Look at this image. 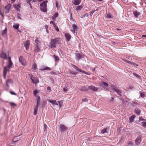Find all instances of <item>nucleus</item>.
Listing matches in <instances>:
<instances>
[{"mask_svg":"<svg viewBox=\"0 0 146 146\" xmlns=\"http://www.w3.org/2000/svg\"><path fill=\"white\" fill-rule=\"evenodd\" d=\"M44 27H45V29H46V32L47 33H48V30H47L48 28V26L47 25H45Z\"/></svg>","mask_w":146,"mask_h":146,"instance_id":"052dcab7","label":"nucleus"},{"mask_svg":"<svg viewBox=\"0 0 146 146\" xmlns=\"http://www.w3.org/2000/svg\"><path fill=\"white\" fill-rule=\"evenodd\" d=\"M61 44V39L56 37L51 40L50 42V47L51 48H55L57 44Z\"/></svg>","mask_w":146,"mask_h":146,"instance_id":"f257e3e1","label":"nucleus"},{"mask_svg":"<svg viewBox=\"0 0 146 146\" xmlns=\"http://www.w3.org/2000/svg\"><path fill=\"white\" fill-rule=\"evenodd\" d=\"M19 61L23 66H25L26 65V63L25 62V60L23 58V56H20L19 58Z\"/></svg>","mask_w":146,"mask_h":146,"instance_id":"6e6552de","label":"nucleus"},{"mask_svg":"<svg viewBox=\"0 0 146 146\" xmlns=\"http://www.w3.org/2000/svg\"><path fill=\"white\" fill-rule=\"evenodd\" d=\"M75 55L76 57V58L78 60H79L81 58L84 57V55L82 53H76Z\"/></svg>","mask_w":146,"mask_h":146,"instance_id":"0eeeda50","label":"nucleus"},{"mask_svg":"<svg viewBox=\"0 0 146 146\" xmlns=\"http://www.w3.org/2000/svg\"><path fill=\"white\" fill-rule=\"evenodd\" d=\"M118 98L120 100L122 101L123 102H124V99L123 98H122V97H118Z\"/></svg>","mask_w":146,"mask_h":146,"instance_id":"680f3d73","label":"nucleus"},{"mask_svg":"<svg viewBox=\"0 0 146 146\" xmlns=\"http://www.w3.org/2000/svg\"><path fill=\"white\" fill-rule=\"evenodd\" d=\"M88 88V89L92 90L94 91H96L98 89V88L97 87L92 86H89Z\"/></svg>","mask_w":146,"mask_h":146,"instance_id":"9b49d317","label":"nucleus"},{"mask_svg":"<svg viewBox=\"0 0 146 146\" xmlns=\"http://www.w3.org/2000/svg\"><path fill=\"white\" fill-rule=\"evenodd\" d=\"M10 93L12 95H16V94L15 92H14L13 91H10Z\"/></svg>","mask_w":146,"mask_h":146,"instance_id":"13d9d810","label":"nucleus"},{"mask_svg":"<svg viewBox=\"0 0 146 146\" xmlns=\"http://www.w3.org/2000/svg\"><path fill=\"white\" fill-rule=\"evenodd\" d=\"M13 63L12 61H10L9 62L8 64L7 65V67L9 69L11 67Z\"/></svg>","mask_w":146,"mask_h":146,"instance_id":"72a5a7b5","label":"nucleus"},{"mask_svg":"<svg viewBox=\"0 0 146 146\" xmlns=\"http://www.w3.org/2000/svg\"><path fill=\"white\" fill-rule=\"evenodd\" d=\"M55 28L56 30V31L58 32L59 31V30L58 28L56 26V27H54Z\"/></svg>","mask_w":146,"mask_h":146,"instance_id":"338daca9","label":"nucleus"},{"mask_svg":"<svg viewBox=\"0 0 146 146\" xmlns=\"http://www.w3.org/2000/svg\"><path fill=\"white\" fill-rule=\"evenodd\" d=\"M88 16H89L88 14V13H86L85 14H84V15L82 16V17H81V18H84L86 17H88Z\"/></svg>","mask_w":146,"mask_h":146,"instance_id":"09e8293b","label":"nucleus"},{"mask_svg":"<svg viewBox=\"0 0 146 146\" xmlns=\"http://www.w3.org/2000/svg\"><path fill=\"white\" fill-rule=\"evenodd\" d=\"M7 29L6 28L5 29L3 30L2 32V35L3 36H4L5 35H6L7 34Z\"/></svg>","mask_w":146,"mask_h":146,"instance_id":"c9c22d12","label":"nucleus"},{"mask_svg":"<svg viewBox=\"0 0 146 146\" xmlns=\"http://www.w3.org/2000/svg\"><path fill=\"white\" fill-rule=\"evenodd\" d=\"M30 45V41L29 40L26 41L24 43V46L25 47L26 50H27L29 48Z\"/></svg>","mask_w":146,"mask_h":146,"instance_id":"ddd939ff","label":"nucleus"},{"mask_svg":"<svg viewBox=\"0 0 146 146\" xmlns=\"http://www.w3.org/2000/svg\"><path fill=\"white\" fill-rule=\"evenodd\" d=\"M40 48H39L38 46H36L35 49L34 50V51L35 53H37L39 52H40Z\"/></svg>","mask_w":146,"mask_h":146,"instance_id":"aec40b11","label":"nucleus"},{"mask_svg":"<svg viewBox=\"0 0 146 146\" xmlns=\"http://www.w3.org/2000/svg\"><path fill=\"white\" fill-rule=\"evenodd\" d=\"M83 7L81 5H79L78 6L76 7V10L77 11H80L82 9V8Z\"/></svg>","mask_w":146,"mask_h":146,"instance_id":"473e14b6","label":"nucleus"},{"mask_svg":"<svg viewBox=\"0 0 146 146\" xmlns=\"http://www.w3.org/2000/svg\"><path fill=\"white\" fill-rule=\"evenodd\" d=\"M13 6L17 11H20V6L19 5H13Z\"/></svg>","mask_w":146,"mask_h":146,"instance_id":"4be33fe9","label":"nucleus"},{"mask_svg":"<svg viewBox=\"0 0 146 146\" xmlns=\"http://www.w3.org/2000/svg\"><path fill=\"white\" fill-rule=\"evenodd\" d=\"M139 120L140 121H145V120L144 119H143L142 118V117H139Z\"/></svg>","mask_w":146,"mask_h":146,"instance_id":"bf43d9fd","label":"nucleus"},{"mask_svg":"<svg viewBox=\"0 0 146 146\" xmlns=\"http://www.w3.org/2000/svg\"><path fill=\"white\" fill-rule=\"evenodd\" d=\"M53 56L54 57L55 62H57L59 60L58 57L54 55Z\"/></svg>","mask_w":146,"mask_h":146,"instance_id":"58836bf2","label":"nucleus"},{"mask_svg":"<svg viewBox=\"0 0 146 146\" xmlns=\"http://www.w3.org/2000/svg\"><path fill=\"white\" fill-rule=\"evenodd\" d=\"M103 0H92L93 1L95 2L97 1H102Z\"/></svg>","mask_w":146,"mask_h":146,"instance_id":"69168bd1","label":"nucleus"},{"mask_svg":"<svg viewBox=\"0 0 146 146\" xmlns=\"http://www.w3.org/2000/svg\"><path fill=\"white\" fill-rule=\"evenodd\" d=\"M70 74H71L73 75H75L77 74H76L74 72H73L72 71H70Z\"/></svg>","mask_w":146,"mask_h":146,"instance_id":"4d7b16f0","label":"nucleus"},{"mask_svg":"<svg viewBox=\"0 0 146 146\" xmlns=\"http://www.w3.org/2000/svg\"><path fill=\"white\" fill-rule=\"evenodd\" d=\"M36 106H38L39 104L40 103V98L39 96H37L36 97Z\"/></svg>","mask_w":146,"mask_h":146,"instance_id":"393cba45","label":"nucleus"},{"mask_svg":"<svg viewBox=\"0 0 146 146\" xmlns=\"http://www.w3.org/2000/svg\"><path fill=\"white\" fill-rule=\"evenodd\" d=\"M38 106H36L34 108V110L33 112V114L34 115H35L37 113V112L38 109Z\"/></svg>","mask_w":146,"mask_h":146,"instance_id":"cd10ccee","label":"nucleus"},{"mask_svg":"<svg viewBox=\"0 0 146 146\" xmlns=\"http://www.w3.org/2000/svg\"><path fill=\"white\" fill-rule=\"evenodd\" d=\"M50 74L51 75H56L57 74L54 71H52L50 72Z\"/></svg>","mask_w":146,"mask_h":146,"instance_id":"3c124183","label":"nucleus"},{"mask_svg":"<svg viewBox=\"0 0 146 146\" xmlns=\"http://www.w3.org/2000/svg\"><path fill=\"white\" fill-rule=\"evenodd\" d=\"M102 84L103 85V87L104 88V89L107 90L108 87V85L106 82H102Z\"/></svg>","mask_w":146,"mask_h":146,"instance_id":"4468645a","label":"nucleus"},{"mask_svg":"<svg viewBox=\"0 0 146 146\" xmlns=\"http://www.w3.org/2000/svg\"><path fill=\"white\" fill-rule=\"evenodd\" d=\"M13 83L12 80L11 79H8L6 82V85L7 87H9L10 86V84H12Z\"/></svg>","mask_w":146,"mask_h":146,"instance_id":"9d476101","label":"nucleus"},{"mask_svg":"<svg viewBox=\"0 0 146 146\" xmlns=\"http://www.w3.org/2000/svg\"><path fill=\"white\" fill-rule=\"evenodd\" d=\"M58 15V13H55L52 17V19L53 20H55L56 18L57 17Z\"/></svg>","mask_w":146,"mask_h":146,"instance_id":"2f4dec72","label":"nucleus"},{"mask_svg":"<svg viewBox=\"0 0 146 146\" xmlns=\"http://www.w3.org/2000/svg\"><path fill=\"white\" fill-rule=\"evenodd\" d=\"M65 36L66 38V39L68 41H69L71 38L70 35L68 34L65 33Z\"/></svg>","mask_w":146,"mask_h":146,"instance_id":"6ab92c4d","label":"nucleus"},{"mask_svg":"<svg viewBox=\"0 0 146 146\" xmlns=\"http://www.w3.org/2000/svg\"><path fill=\"white\" fill-rule=\"evenodd\" d=\"M63 90L64 92H66L67 91V89L65 88H63Z\"/></svg>","mask_w":146,"mask_h":146,"instance_id":"0e129e2a","label":"nucleus"},{"mask_svg":"<svg viewBox=\"0 0 146 146\" xmlns=\"http://www.w3.org/2000/svg\"><path fill=\"white\" fill-rule=\"evenodd\" d=\"M68 127L64 124H60L59 126L60 131L61 133L66 132L68 129Z\"/></svg>","mask_w":146,"mask_h":146,"instance_id":"7ed1b4c3","label":"nucleus"},{"mask_svg":"<svg viewBox=\"0 0 146 146\" xmlns=\"http://www.w3.org/2000/svg\"><path fill=\"white\" fill-rule=\"evenodd\" d=\"M32 69H33L34 70H36L37 69V65L35 63H33L32 67Z\"/></svg>","mask_w":146,"mask_h":146,"instance_id":"7c9ffc66","label":"nucleus"},{"mask_svg":"<svg viewBox=\"0 0 146 146\" xmlns=\"http://www.w3.org/2000/svg\"><path fill=\"white\" fill-rule=\"evenodd\" d=\"M47 90L48 91V92H50L51 91V88L50 87L48 86L47 88Z\"/></svg>","mask_w":146,"mask_h":146,"instance_id":"864d4df0","label":"nucleus"},{"mask_svg":"<svg viewBox=\"0 0 146 146\" xmlns=\"http://www.w3.org/2000/svg\"><path fill=\"white\" fill-rule=\"evenodd\" d=\"M141 141V137L138 136L135 140V146H139Z\"/></svg>","mask_w":146,"mask_h":146,"instance_id":"39448f33","label":"nucleus"},{"mask_svg":"<svg viewBox=\"0 0 146 146\" xmlns=\"http://www.w3.org/2000/svg\"><path fill=\"white\" fill-rule=\"evenodd\" d=\"M50 23L52 24L54 27H56V25L54 21H50Z\"/></svg>","mask_w":146,"mask_h":146,"instance_id":"de8ad7c7","label":"nucleus"},{"mask_svg":"<svg viewBox=\"0 0 146 146\" xmlns=\"http://www.w3.org/2000/svg\"><path fill=\"white\" fill-rule=\"evenodd\" d=\"M131 106L133 107L138 106L139 104L136 102H132L130 103Z\"/></svg>","mask_w":146,"mask_h":146,"instance_id":"f3484780","label":"nucleus"},{"mask_svg":"<svg viewBox=\"0 0 146 146\" xmlns=\"http://www.w3.org/2000/svg\"><path fill=\"white\" fill-rule=\"evenodd\" d=\"M48 102L53 105H58V104L56 102L55 100H49L48 101Z\"/></svg>","mask_w":146,"mask_h":146,"instance_id":"5701e85b","label":"nucleus"},{"mask_svg":"<svg viewBox=\"0 0 146 146\" xmlns=\"http://www.w3.org/2000/svg\"><path fill=\"white\" fill-rule=\"evenodd\" d=\"M40 68V70L42 71L44 70H51V68L50 67L44 66H41Z\"/></svg>","mask_w":146,"mask_h":146,"instance_id":"f8f14e48","label":"nucleus"},{"mask_svg":"<svg viewBox=\"0 0 146 146\" xmlns=\"http://www.w3.org/2000/svg\"><path fill=\"white\" fill-rule=\"evenodd\" d=\"M81 0H73L72 1V3L75 5H79L81 1Z\"/></svg>","mask_w":146,"mask_h":146,"instance_id":"2eb2a0df","label":"nucleus"},{"mask_svg":"<svg viewBox=\"0 0 146 146\" xmlns=\"http://www.w3.org/2000/svg\"><path fill=\"white\" fill-rule=\"evenodd\" d=\"M72 66L76 71L81 72L85 74L88 75H89L90 74L87 72H85L84 70H82L79 69L77 66L75 65L71 64Z\"/></svg>","mask_w":146,"mask_h":146,"instance_id":"20e7f679","label":"nucleus"},{"mask_svg":"<svg viewBox=\"0 0 146 146\" xmlns=\"http://www.w3.org/2000/svg\"><path fill=\"white\" fill-rule=\"evenodd\" d=\"M101 133L103 134L107 132V129L104 128L103 129H102L101 131Z\"/></svg>","mask_w":146,"mask_h":146,"instance_id":"37998d69","label":"nucleus"},{"mask_svg":"<svg viewBox=\"0 0 146 146\" xmlns=\"http://www.w3.org/2000/svg\"><path fill=\"white\" fill-rule=\"evenodd\" d=\"M39 91L37 90H35L33 91V94L34 96H36L39 92Z\"/></svg>","mask_w":146,"mask_h":146,"instance_id":"4c0bfd02","label":"nucleus"},{"mask_svg":"<svg viewBox=\"0 0 146 146\" xmlns=\"http://www.w3.org/2000/svg\"><path fill=\"white\" fill-rule=\"evenodd\" d=\"M48 1H45L42 3H41L40 5V6L41 7L40 8V10L44 12H46L47 11V3Z\"/></svg>","mask_w":146,"mask_h":146,"instance_id":"f03ea898","label":"nucleus"},{"mask_svg":"<svg viewBox=\"0 0 146 146\" xmlns=\"http://www.w3.org/2000/svg\"><path fill=\"white\" fill-rule=\"evenodd\" d=\"M106 18H111L112 17V15L110 13H106Z\"/></svg>","mask_w":146,"mask_h":146,"instance_id":"f704fd0d","label":"nucleus"},{"mask_svg":"<svg viewBox=\"0 0 146 146\" xmlns=\"http://www.w3.org/2000/svg\"><path fill=\"white\" fill-rule=\"evenodd\" d=\"M115 92H116L117 94L119 95L120 96H122V95H121V93H122V90H119L117 88L116 89V90H115Z\"/></svg>","mask_w":146,"mask_h":146,"instance_id":"a211bd4d","label":"nucleus"},{"mask_svg":"<svg viewBox=\"0 0 146 146\" xmlns=\"http://www.w3.org/2000/svg\"><path fill=\"white\" fill-rule=\"evenodd\" d=\"M117 88V87L114 86L113 85H112L111 86V88L112 90L114 91H115V89L116 90Z\"/></svg>","mask_w":146,"mask_h":146,"instance_id":"a19ab883","label":"nucleus"},{"mask_svg":"<svg viewBox=\"0 0 146 146\" xmlns=\"http://www.w3.org/2000/svg\"><path fill=\"white\" fill-rule=\"evenodd\" d=\"M44 131L46 132L47 131V125L45 124H44Z\"/></svg>","mask_w":146,"mask_h":146,"instance_id":"603ef678","label":"nucleus"},{"mask_svg":"<svg viewBox=\"0 0 146 146\" xmlns=\"http://www.w3.org/2000/svg\"><path fill=\"white\" fill-rule=\"evenodd\" d=\"M134 112L138 115H139L140 114L141 110L138 108H136L134 111Z\"/></svg>","mask_w":146,"mask_h":146,"instance_id":"412c9836","label":"nucleus"},{"mask_svg":"<svg viewBox=\"0 0 146 146\" xmlns=\"http://www.w3.org/2000/svg\"><path fill=\"white\" fill-rule=\"evenodd\" d=\"M6 74H3V78L4 79H5L6 78Z\"/></svg>","mask_w":146,"mask_h":146,"instance_id":"774afa93","label":"nucleus"},{"mask_svg":"<svg viewBox=\"0 0 146 146\" xmlns=\"http://www.w3.org/2000/svg\"><path fill=\"white\" fill-rule=\"evenodd\" d=\"M59 105L60 106V107H61L63 104V102L62 101H59L58 102Z\"/></svg>","mask_w":146,"mask_h":146,"instance_id":"c03bdc74","label":"nucleus"},{"mask_svg":"<svg viewBox=\"0 0 146 146\" xmlns=\"http://www.w3.org/2000/svg\"><path fill=\"white\" fill-rule=\"evenodd\" d=\"M146 93L144 92H143L140 93V96L141 97H143L145 96Z\"/></svg>","mask_w":146,"mask_h":146,"instance_id":"79ce46f5","label":"nucleus"},{"mask_svg":"<svg viewBox=\"0 0 146 146\" xmlns=\"http://www.w3.org/2000/svg\"><path fill=\"white\" fill-rule=\"evenodd\" d=\"M30 78L32 82L34 84H37L39 82V80L36 78L33 77V76H31Z\"/></svg>","mask_w":146,"mask_h":146,"instance_id":"423d86ee","label":"nucleus"},{"mask_svg":"<svg viewBox=\"0 0 146 146\" xmlns=\"http://www.w3.org/2000/svg\"><path fill=\"white\" fill-rule=\"evenodd\" d=\"M8 70L7 67L6 66L4 67L3 68V74H6Z\"/></svg>","mask_w":146,"mask_h":146,"instance_id":"e433bc0d","label":"nucleus"},{"mask_svg":"<svg viewBox=\"0 0 146 146\" xmlns=\"http://www.w3.org/2000/svg\"><path fill=\"white\" fill-rule=\"evenodd\" d=\"M133 14L135 17L137 18L140 15V13L137 11H134L133 12Z\"/></svg>","mask_w":146,"mask_h":146,"instance_id":"a878e982","label":"nucleus"},{"mask_svg":"<svg viewBox=\"0 0 146 146\" xmlns=\"http://www.w3.org/2000/svg\"><path fill=\"white\" fill-rule=\"evenodd\" d=\"M11 6V4H9L5 7L4 8L5 10V12L6 13H9Z\"/></svg>","mask_w":146,"mask_h":146,"instance_id":"1a4fd4ad","label":"nucleus"},{"mask_svg":"<svg viewBox=\"0 0 146 146\" xmlns=\"http://www.w3.org/2000/svg\"><path fill=\"white\" fill-rule=\"evenodd\" d=\"M10 105L12 106H16V104L15 103H14L12 102H10Z\"/></svg>","mask_w":146,"mask_h":146,"instance_id":"6e6d98bb","label":"nucleus"},{"mask_svg":"<svg viewBox=\"0 0 146 146\" xmlns=\"http://www.w3.org/2000/svg\"><path fill=\"white\" fill-rule=\"evenodd\" d=\"M0 57L4 59H6L7 58L6 54L3 52H2L0 54Z\"/></svg>","mask_w":146,"mask_h":146,"instance_id":"dca6fc26","label":"nucleus"},{"mask_svg":"<svg viewBox=\"0 0 146 146\" xmlns=\"http://www.w3.org/2000/svg\"><path fill=\"white\" fill-rule=\"evenodd\" d=\"M35 46H39V45H40V41H38V38H37L35 40Z\"/></svg>","mask_w":146,"mask_h":146,"instance_id":"c756f323","label":"nucleus"},{"mask_svg":"<svg viewBox=\"0 0 146 146\" xmlns=\"http://www.w3.org/2000/svg\"><path fill=\"white\" fill-rule=\"evenodd\" d=\"M72 27L74 32L75 31H77L78 29V28L76 24H73L72 25Z\"/></svg>","mask_w":146,"mask_h":146,"instance_id":"b1692460","label":"nucleus"},{"mask_svg":"<svg viewBox=\"0 0 146 146\" xmlns=\"http://www.w3.org/2000/svg\"><path fill=\"white\" fill-rule=\"evenodd\" d=\"M88 100L87 99V98L83 99H82V101L83 102H86L88 101Z\"/></svg>","mask_w":146,"mask_h":146,"instance_id":"e2e57ef3","label":"nucleus"},{"mask_svg":"<svg viewBox=\"0 0 146 146\" xmlns=\"http://www.w3.org/2000/svg\"><path fill=\"white\" fill-rule=\"evenodd\" d=\"M123 60L125 62H126L129 64H132L131 62L129 60H128L126 59H123Z\"/></svg>","mask_w":146,"mask_h":146,"instance_id":"49530a36","label":"nucleus"},{"mask_svg":"<svg viewBox=\"0 0 146 146\" xmlns=\"http://www.w3.org/2000/svg\"><path fill=\"white\" fill-rule=\"evenodd\" d=\"M26 2L27 3L30 5V7L31 8V4H30V2L31 1V0H26Z\"/></svg>","mask_w":146,"mask_h":146,"instance_id":"8fccbe9b","label":"nucleus"},{"mask_svg":"<svg viewBox=\"0 0 146 146\" xmlns=\"http://www.w3.org/2000/svg\"><path fill=\"white\" fill-rule=\"evenodd\" d=\"M133 74L134 76L136 77V78H140L141 77L139 75L135 73H133Z\"/></svg>","mask_w":146,"mask_h":146,"instance_id":"ea45409f","label":"nucleus"},{"mask_svg":"<svg viewBox=\"0 0 146 146\" xmlns=\"http://www.w3.org/2000/svg\"><path fill=\"white\" fill-rule=\"evenodd\" d=\"M135 118L134 115H133L130 117L129 118V121L130 122H132L134 121V119Z\"/></svg>","mask_w":146,"mask_h":146,"instance_id":"c85d7f7f","label":"nucleus"},{"mask_svg":"<svg viewBox=\"0 0 146 146\" xmlns=\"http://www.w3.org/2000/svg\"><path fill=\"white\" fill-rule=\"evenodd\" d=\"M127 143L129 145H133V143L132 141H128L127 142Z\"/></svg>","mask_w":146,"mask_h":146,"instance_id":"5fc2aeb1","label":"nucleus"},{"mask_svg":"<svg viewBox=\"0 0 146 146\" xmlns=\"http://www.w3.org/2000/svg\"><path fill=\"white\" fill-rule=\"evenodd\" d=\"M88 88H86L85 86H82L80 90L81 91H84L85 92H87L88 90Z\"/></svg>","mask_w":146,"mask_h":146,"instance_id":"bb28decb","label":"nucleus"},{"mask_svg":"<svg viewBox=\"0 0 146 146\" xmlns=\"http://www.w3.org/2000/svg\"><path fill=\"white\" fill-rule=\"evenodd\" d=\"M13 27L15 29H18L19 28V25H13Z\"/></svg>","mask_w":146,"mask_h":146,"instance_id":"a18cd8bd","label":"nucleus"}]
</instances>
